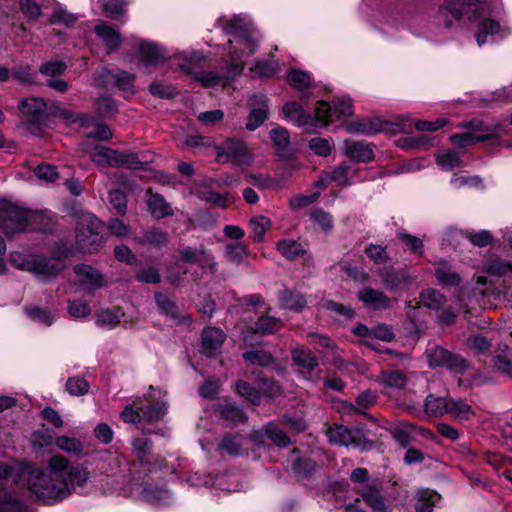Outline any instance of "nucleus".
I'll return each mask as SVG.
<instances>
[{"instance_id": "72a5a7b5", "label": "nucleus", "mask_w": 512, "mask_h": 512, "mask_svg": "<svg viewBox=\"0 0 512 512\" xmlns=\"http://www.w3.org/2000/svg\"><path fill=\"white\" fill-rule=\"evenodd\" d=\"M279 301L281 307L295 311H300L306 306L304 296L290 290H284L279 295Z\"/></svg>"}, {"instance_id": "8fccbe9b", "label": "nucleus", "mask_w": 512, "mask_h": 512, "mask_svg": "<svg viewBox=\"0 0 512 512\" xmlns=\"http://www.w3.org/2000/svg\"><path fill=\"white\" fill-rule=\"evenodd\" d=\"M55 445L60 450L74 454V455H80L83 452V444L82 442L73 437L68 436H59L55 440Z\"/></svg>"}, {"instance_id": "37998d69", "label": "nucleus", "mask_w": 512, "mask_h": 512, "mask_svg": "<svg viewBox=\"0 0 512 512\" xmlns=\"http://www.w3.org/2000/svg\"><path fill=\"white\" fill-rule=\"evenodd\" d=\"M0 512H31L30 509L10 493L0 494Z\"/></svg>"}, {"instance_id": "09e8293b", "label": "nucleus", "mask_w": 512, "mask_h": 512, "mask_svg": "<svg viewBox=\"0 0 512 512\" xmlns=\"http://www.w3.org/2000/svg\"><path fill=\"white\" fill-rule=\"evenodd\" d=\"M327 105L330 107V111L328 112V123L333 116L347 117L353 113L352 104L348 98H338L333 101L332 105L329 103H327Z\"/></svg>"}, {"instance_id": "dca6fc26", "label": "nucleus", "mask_w": 512, "mask_h": 512, "mask_svg": "<svg viewBox=\"0 0 512 512\" xmlns=\"http://www.w3.org/2000/svg\"><path fill=\"white\" fill-rule=\"evenodd\" d=\"M78 283L85 291L91 292L103 286L102 274L91 266L79 264L74 267Z\"/></svg>"}, {"instance_id": "864d4df0", "label": "nucleus", "mask_w": 512, "mask_h": 512, "mask_svg": "<svg viewBox=\"0 0 512 512\" xmlns=\"http://www.w3.org/2000/svg\"><path fill=\"white\" fill-rule=\"evenodd\" d=\"M420 300L424 306L433 310H439L445 302L444 296L434 289L424 290L420 294Z\"/></svg>"}, {"instance_id": "0e129e2a", "label": "nucleus", "mask_w": 512, "mask_h": 512, "mask_svg": "<svg viewBox=\"0 0 512 512\" xmlns=\"http://www.w3.org/2000/svg\"><path fill=\"white\" fill-rule=\"evenodd\" d=\"M96 108L101 116L112 117L117 112V104L113 98L102 96L96 101Z\"/></svg>"}, {"instance_id": "79ce46f5", "label": "nucleus", "mask_w": 512, "mask_h": 512, "mask_svg": "<svg viewBox=\"0 0 512 512\" xmlns=\"http://www.w3.org/2000/svg\"><path fill=\"white\" fill-rule=\"evenodd\" d=\"M221 417L229 424L236 425L247 421V416L243 410L231 403H226L220 408Z\"/></svg>"}, {"instance_id": "9b49d317", "label": "nucleus", "mask_w": 512, "mask_h": 512, "mask_svg": "<svg viewBox=\"0 0 512 512\" xmlns=\"http://www.w3.org/2000/svg\"><path fill=\"white\" fill-rule=\"evenodd\" d=\"M345 130L349 133L374 135L381 132L396 133L406 130V124H397L384 121L378 117L361 118L345 124Z\"/></svg>"}, {"instance_id": "5fc2aeb1", "label": "nucleus", "mask_w": 512, "mask_h": 512, "mask_svg": "<svg viewBox=\"0 0 512 512\" xmlns=\"http://www.w3.org/2000/svg\"><path fill=\"white\" fill-rule=\"evenodd\" d=\"M187 273V266L180 260L176 259L173 265L167 268L166 278L172 285H178Z\"/></svg>"}, {"instance_id": "6ab92c4d", "label": "nucleus", "mask_w": 512, "mask_h": 512, "mask_svg": "<svg viewBox=\"0 0 512 512\" xmlns=\"http://www.w3.org/2000/svg\"><path fill=\"white\" fill-rule=\"evenodd\" d=\"M158 470L151 471V475L142 479L140 483L139 497L146 503L156 505L160 500V490L158 488Z\"/></svg>"}, {"instance_id": "49530a36", "label": "nucleus", "mask_w": 512, "mask_h": 512, "mask_svg": "<svg viewBox=\"0 0 512 512\" xmlns=\"http://www.w3.org/2000/svg\"><path fill=\"white\" fill-rule=\"evenodd\" d=\"M293 361L307 371H313L318 366L317 358L310 352L302 349L292 351Z\"/></svg>"}, {"instance_id": "4468645a", "label": "nucleus", "mask_w": 512, "mask_h": 512, "mask_svg": "<svg viewBox=\"0 0 512 512\" xmlns=\"http://www.w3.org/2000/svg\"><path fill=\"white\" fill-rule=\"evenodd\" d=\"M180 260L186 264H197L202 269H207L211 273L217 271V262L211 251L206 249L203 245L199 247L184 246L179 251Z\"/></svg>"}, {"instance_id": "c85d7f7f", "label": "nucleus", "mask_w": 512, "mask_h": 512, "mask_svg": "<svg viewBox=\"0 0 512 512\" xmlns=\"http://www.w3.org/2000/svg\"><path fill=\"white\" fill-rule=\"evenodd\" d=\"M19 110L27 116L40 119L46 113L47 104L42 98H26L19 104Z\"/></svg>"}, {"instance_id": "2eb2a0df", "label": "nucleus", "mask_w": 512, "mask_h": 512, "mask_svg": "<svg viewBox=\"0 0 512 512\" xmlns=\"http://www.w3.org/2000/svg\"><path fill=\"white\" fill-rule=\"evenodd\" d=\"M250 438L254 444L264 445L266 439H269L273 444L278 447H286L290 444V438L275 422L265 424L259 430H253Z\"/></svg>"}, {"instance_id": "a878e982", "label": "nucleus", "mask_w": 512, "mask_h": 512, "mask_svg": "<svg viewBox=\"0 0 512 512\" xmlns=\"http://www.w3.org/2000/svg\"><path fill=\"white\" fill-rule=\"evenodd\" d=\"M108 76L114 81L115 86L123 93L124 97H129L134 94V74L118 69L109 71Z\"/></svg>"}, {"instance_id": "b1692460", "label": "nucleus", "mask_w": 512, "mask_h": 512, "mask_svg": "<svg viewBox=\"0 0 512 512\" xmlns=\"http://www.w3.org/2000/svg\"><path fill=\"white\" fill-rule=\"evenodd\" d=\"M379 276L383 285L391 291L401 289L409 282V276L404 270L383 269Z\"/></svg>"}, {"instance_id": "e2e57ef3", "label": "nucleus", "mask_w": 512, "mask_h": 512, "mask_svg": "<svg viewBox=\"0 0 512 512\" xmlns=\"http://www.w3.org/2000/svg\"><path fill=\"white\" fill-rule=\"evenodd\" d=\"M365 254L375 264H385L389 260L386 248L381 245L370 244L365 248Z\"/></svg>"}, {"instance_id": "f257e3e1", "label": "nucleus", "mask_w": 512, "mask_h": 512, "mask_svg": "<svg viewBox=\"0 0 512 512\" xmlns=\"http://www.w3.org/2000/svg\"><path fill=\"white\" fill-rule=\"evenodd\" d=\"M223 22V29L229 39V55L227 71L223 74L212 71L199 70L197 67V56L191 57L178 55L173 58V62L194 81L198 82L205 88L222 86L225 87L230 81L240 75L245 67L246 59L253 54L257 46V39L253 31L242 19L235 16L228 20H220Z\"/></svg>"}, {"instance_id": "c03bdc74", "label": "nucleus", "mask_w": 512, "mask_h": 512, "mask_svg": "<svg viewBox=\"0 0 512 512\" xmlns=\"http://www.w3.org/2000/svg\"><path fill=\"white\" fill-rule=\"evenodd\" d=\"M377 400V394L371 390L361 392L356 400L355 404H350L351 410L358 414L366 415L365 411L372 407Z\"/></svg>"}, {"instance_id": "338daca9", "label": "nucleus", "mask_w": 512, "mask_h": 512, "mask_svg": "<svg viewBox=\"0 0 512 512\" xmlns=\"http://www.w3.org/2000/svg\"><path fill=\"white\" fill-rule=\"evenodd\" d=\"M109 202L116 213L123 215L127 209L126 195L120 190H111L109 192Z\"/></svg>"}, {"instance_id": "052dcab7", "label": "nucleus", "mask_w": 512, "mask_h": 512, "mask_svg": "<svg viewBox=\"0 0 512 512\" xmlns=\"http://www.w3.org/2000/svg\"><path fill=\"white\" fill-rule=\"evenodd\" d=\"M310 219L325 231H330L333 228L332 215L321 208L314 209L310 214Z\"/></svg>"}, {"instance_id": "4d7b16f0", "label": "nucleus", "mask_w": 512, "mask_h": 512, "mask_svg": "<svg viewBox=\"0 0 512 512\" xmlns=\"http://www.w3.org/2000/svg\"><path fill=\"white\" fill-rule=\"evenodd\" d=\"M89 383L82 377H70L66 382V390L72 396H82L89 391Z\"/></svg>"}, {"instance_id": "a19ab883", "label": "nucleus", "mask_w": 512, "mask_h": 512, "mask_svg": "<svg viewBox=\"0 0 512 512\" xmlns=\"http://www.w3.org/2000/svg\"><path fill=\"white\" fill-rule=\"evenodd\" d=\"M93 2L112 18L123 15L128 4L126 0H93Z\"/></svg>"}, {"instance_id": "bb28decb", "label": "nucleus", "mask_w": 512, "mask_h": 512, "mask_svg": "<svg viewBox=\"0 0 512 512\" xmlns=\"http://www.w3.org/2000/svg\"><path fill=\"white\" fill-rule=\"evenodd\" d=\"M450 397L429 394L425 399V413L428 416L442 417L448 414Z\"/></svg>"}, {"instance_id": "774afa93", "label": "nucleus", "mask_w": 512, "mask_h": 512, "mask_svg": "<svg viewBox=\"0 0 512 512\" xmlns=\"http://www.w3.org/2000/svg\"><path fill=\"white\" fill-rule=\"evenodd\" d=\"M398 238L410 249L412 253L417 255L423 254V242L420 238L405 232H399Z\"/></svg>"}, {"instance_id": "7ed1b4c3", "label": "nucleus", "mask_w": 512, "mask_h": 512, "mask_svg": "<svg viewBox=\"0 0 512 512\" xmlns=\"http://www.w3.org/2000/svg\"><path fill=\"white\" fill-rule=\"evenodd\" d=\"M10 263L16 268L33 273L40 281L48 282L64 269V263L53 257L12 252Z\"/></svg>"}, {"instance_id": "1a4fd4ad", "label": "nucleus", "mask_w": 512, "mask_h": 512, "mask_svg": "<svg viewBox=\"0 0 512 512\" xmlns=\"http://www.w3.org/2000/svg\"><path fill=\"white\" fill-rule=\"evenodd\" d=\"M479 3V0H446L439 7L436 15L437 22L449 29L463 16L471 18V14L477 11Z\"/></svg>"}, {"instance_id": "4be33fe9", "label": "nucleus", "mask_w": 512, "mask_h": 512, "mask_svg": "<svg viewBox=\"0 0 512 512\" xmlns=\"http://www.w3.org/2000/svg\"><path fill=\"white\" fill-rule=\"evenodd\" d=\"M358 298L366 306L376 310H384L390 307V299L381 291L371 287H364L358 292Z\"/></svg>"}, {"instance_id": "2f4dec72", "label": "nucleus", "mask_w": 512, "mask_h": 512, "mask_svg": "<svg viewBox=\"0 0 512 512\" xmlns=\"http://www.w3.org/2000/svg\"><path fill=\"white\" fill-rule=\"evenodd\" d=\"M435 276L442 285L454 286L460 281L459 275L445 261H439L435 269Z\"/></svg>"}, {"instance_id": "c756f323", "label": "nucleus", "mask_w": 512, "mask_h": 512, "mask_svg": "<svg viewBox=\"0 0 512 512\" xmlns=\"http://www.w3.org/2000/svg\"><path fill=\"white\" fill-rule=\"evenodd\" d=\"M501 31L500 23L494 19L485 18L479 25L476 32V41L479 46L488 42V36H494Z\"/></svg>"}, {"instance_id": "e433bc0d", "label": "nucleus", "mask_w": 512, "mask_h": 512, "mask_svg": "<svg viewBox=\"0 0 512 512\" xmlns=\"http://www.w3.org/2000/svg\"><path fill=\"white\" fill-rule=\"evenodd\" d=\"M448 414L455 419L464 421L474 416L475 412L468 403L450 398Z\"/></svg>"}, {"instance_id": "a18cd8bd", "label": "nucleus", "mask_w": 512, "mask_h": 512, "mask_svg": "<svg viewBox=\"0 0 512 512\" xmlns=\"http://www.w3.org/2000/svg\"><path fill=\"white\" fill-rule=\"evenodd\" d=\"M224 256L230 262L239 264L248 256V248L242 242H231L226 244Z\"/></svg>"}, {"instance_id": "603ef678", "label": "nucleus", "mask_w": 512, "mask_h": 512, "mask_svg": "<svg viewBox=\"0 0 512 512\" xmlns=\"http://www.w3.org/2000/svg\"><path fill=\"white\" fill-rule=\"evenodd\" d=\"M26 314L31 320L42 323L46 326L52 325L57 318L56 314L52 313L48 309L39 307L27 308Z\"/></svg>"}, {"instance_id": "ea45409f", "label": "nucleus", "mask_w": 512, "mask_h": 512, "mask_svg": "<svg viewBox=\"0 0 512 512\" xmlns=\"http://www.w3.org/2000/svg\"><path fill=\"white\" fill-rule=\"evenodd\" d=\"M380 384L392 387V388H403L407 383L405 374L399 370H388L382 371L378 377Z\"/></svg>"}, {"instance_id": "f8f14e48", "label": "nucleus", "mask_w": 512, "mask_h": 512, "mask_svg": "<svg viewBox=\"0 0 512 512\" xmlns=\"http://www.w3.org/2000/svg\"><path fill=\"white\" fill-rule=\"evenodd\" d=\"M426 355L429 365L432 367H445L455 373H462L468 367V363L464 358L439 346L427 349Z\"/></svg>"}, {"instance_id": "393cba45", "label": "nucleus", "mask_w": 512, "mask_h": 512, "mask_svg": "<svg viewBox=\"0 0 512 512\" xmlns=\"http://www.w3.org/2000/svg\"><path fill=\"white\" fill-rule=\"evenodd\" d=\"M138 46L139 63L145 68H150L157 64L159 58V51L156 44L145 41L136 40Z\"/></svg>"}, {"instance_id": "473e14b6", "label": "nucleus", "mask_w": 512, "mask_h": 512, "mask_svg": "<svg viewBox=\"0 0 512 512\" xmlns=\"http://www.w3.org/2000/svg\"><path fill=\"white\" fill-rule=\"evenodd\" d=\"M440 500V495L431 490H422L417 494L415 503L416 512H433L435 504Z\"/></svg>"}, {"instance_id": "6e6d98bb", "label": "nucleus", "mask_w": 512, "mask_h": 512, "mask_svg": "<svg viewBox=\"0 0 512 512\" xmlns=\"http://www.w3.org/2000/svg\"><path fill=\"white\" fill-rule=\"evenodd\" d=\"M67 69L65 62L61 60H54L42 63L39 67V71L42 75L52 78L61 76Z\"/></svg>"}, {"instance_id": "6e6552de", "label": "nucleus", "mask_w": 512, "mask_h": 512, "mask_svg": "<svg viewBox=\"0 0 512 512\" xmlns=\"http://www.w3.org/2000/svg\"><path fill=\"white\" fill-rule=\"evenodd\" d=\"M89 154L91 160L99 166L141 169L143 165L137 153H122L103 145L94 146Z\"/></svg>"}, {"instance_id": "3c124183", "label": "nucleus", "mask_w": 512, "mask_h": 512, "mask_svg": "<svg viewBox=\"0 0 512 512\" xmlns=\"http://www.w3.org/2000/svg\"><path fill=\"white\" fill-rule=\"evenodd\" d=\"M416 427L410 423H401L397 425L393 430L394 439L402 446L403 448L409 446L412 440V435L414 434Z\"/></svg>"}, {"instance_id": "f704fd0d", "label": "nucleus", "mask_w": 512, "mask_h": 512, "mask_svg": "<svg viewBox=\"0 0 512 512\" xmlns=\"http://www.w3.org/2000/svg\"><path fill=\"white\" fill-rule=\"evenodd\" d=\"M282 327V322L280 319L269 316L262 315L252 327L253 333H259L261 335L271 334L278 331Z\"/></svg>"}, {"instance_id": "f03ea898", "label": "nucleus", "mask_w": 512, "mask_h": 512, "mask_svg": "<svg viewBox=\"0 0 512 512\" xmlns=\"http://www.w3.org/2000/svg\"><path fill=\"white\" fill-rule=\"evenodd\" d=\"M89 471L72 464L62 455L51 456L43 467H31L25 473L28 490L45 504L58 503L71 496L77 488L86 487Z\"/></svg>"}, {"instance_id": "a211bd4d", "label": "nucleus", "mask_w": 512, "mask_h": 512, "mask_svg": "<svg viewBox=\"0 0 512 512\" xmlns=\"http://www.w3.org/2000/svg\"><path fill=\"white\" fill-rule=\"evenodd\" d=\"M355 491L373 512H388V508L377 485L365 484L356 487Z\"/></svg>"}, {"instance_id": "412c9836", "label": "nucleus", "mask_w": 512, "mask_h": 512, "mask_svg": "<svg viewBox=\"0 0 512 512\" xmlns=\"http://www.w3.org/2000/svg\"><path fill=\"white\" fill-rule=\"evenodd\" d=\"M330 443L343 446H360L361 438L342 425L330 427L327 431Z\"/></svg>"}, {"instance_id": "ddd939ff", "label": "nucleus", "mask_w": 512, "mask_h": 512, "mask_svg": "<svg viewBox=\"0 0 512 512\" xmlns=\"http://www.w3.org/2000/svg\"><path fill=\"white\" fill-rule=\"evenodd\" d=\"M216 148V159L218 162H234L237 165L247 164L249 162V153L245 143L237 139H227L223 144Z\"/></svg>"}, {"instance_id": "0eeeda50", "label": "nucleus", "mask_w": 512, "mask_h": 512, "mask_svg": "<svg viewBox=\"0 0 512 512\" xmlns=\"http://www.w3.org/2000/svg\"><path fill=\"white\" fill-rule=\"evenodd\" d=\"M160 406L158 398L151 392L144 395L143 399H137L132 404L126 405L122 410L121 419L130 424L142 422L153 423L159 419Z\"/></svg>"}, {"instance_id": "423d86ee", "label": "nucleus", "mask_w": 512, "mask_h": 512, "mask_svg": "<svg viewBox=\"0 0 512 512\" xmlns=\"http://www.w3.org/2000/svg\"><path fill=\"white\" fill-rule=\"evenodd\" d=\"M284 117L298 127H325L328 125V112L330 107L325 101H319L315 109V115L304 112L298 102H288L283 106Z\"/></svg>"}, {"instance_id": "39448f33", "label": "nucleus", "mask_w": 512, "mask_h": 512, "mask_svg": "<svg viewBox=\"0 0 512 512\" xmlns=\"http://www.w3.org/2000/svg\"><path fill=\"white\" fill-rule=\"evenodd\" d=\"M102 223L91 213H82L76 226L77 249L84 253L97 251L102 244Z\"/></svg>"}, {"instance_id": "20e7f679", "label": "nucleus", "mask_w": 512, "mask_h": 512, "mask_svg": "<svg viewBox=\"0 0 512 512\" xmlns=\"http://www.w3.org/2000/svg\"><path fill=\"white\" fill-rule=\"evenodd\" d=\"M42 217L9 201H0V229L6 235H14L27 229H36L34 223Z\"/></svg>"}, {"instance_id": "de8ad7c7", "label": "nucleus", "mask_w": 512, "mask_h": 512, "mask_svg": "<svg viewBox=\"0 0 512 512\" xmlns=\"http://www.w3.org/2000/svg\"><path fill=\"white\" fill-rule=\"evenodd\" d=\"M277 249L287 259L293 260L303 254L305 250L302 245L294 240H281L277 244Z\"/></svg>"}, {"instance_id": "cd10ccee", "label": "nucleus", "mask_w": 512, "mask_h": 512, "mask_svg": "<svg viewBox=\"0 0 512 512\" xmlns=\"http://www.w3.org/2000/svg\"><path fill=\"white\" fill-rule=\"evenodd\" d=\"M254 99L259 106L254 107L248 116L246 128L250 131L257 129L267 118V99L264 96H255Z\"/></svg>"}, {"instance_id": "aec40b11", "label": "nucleus", "mask_w": 512, "mask_h": 512, "mask_svg": "<svg viewBox=\"0 0 512 512\" xmlns=\"http://www.w3.org/2000/svg\"><path fill=\"white\" fill-rule=\"evenodd\" d=\"M344 145L346 155L354 161L369 162L374 158L372 145L365 141L346 140Z\"/></svg>"}, {"instance_id": "4c0bfd02", "label": "nucleus", "mask_w": 512, "mask_h": 512, "mask_svg": "<svg viewBox=\"0 0 512 512\" xmlns=\"http://www.w3.org/2000/svg\"><path fill=\"white\" fill-rule=\"evenodd\" d=\"M436 163L442 170H452L462 166L459 153L455 150H446L436 154Z\"/></svg>"}, {"instance_id": "58836bf2", "label": "nucleus", "mask_w": 512, "mask_h": 512, "mask_svg": "<svg viewBox=\"0 0 512 512\" xmlns=\"http://www.w3.org/2000/svg\"><path fill=\"white\" fill-rule=\"evenodd\" d=\"M287 82L292 88L299 91H304L312 86L310 74L299 69H291L289 71L287 75Z\"/></svg>"}, {"instance_id": "13d9d810", "label": "nucleus", "mask_w": 512, "mask_h": 512, "mask_svg": "<svg viewBox=\"0 0 512 512\" xmlns=\"http://www.w3.org/2000/svg\"><path fill=\"white\" fill-rule=\"evenodd\" d=\"M236 388L238 394L252 404L258 405L260 403V392L249 383L240 380L237 382Z\"/></svg>"}, {"instance_id": "c9c22d12", "label": "nucleus", "mask_w": 512, "mask_h": 512, "mask_svg": "<svg viewBox=\"0 0 512 512\" xmlns=\"http://www.w3.org/2000/svg\"><path fill=\"white\" fill-rule=\"evenodd\" d=\"M251 235L254 241L261 242L266 232L271 228V221L263 215L254 216L249 221Z\"/></svg>"}, {"instance_id": "5701e85b", "label": "nucleus", "mask_w": 512, "mask_h": 512, "mask_svg": "<svg viewBox=\"0 0 512 512\" xmlns=\"http://www.w3.org/2000/svg\"><path fill=\"white\" fill-rule=\"evenodd\" d=\"M94 31L103 41L108 53H112L119 48L122 41L121 35L113 27L100 23L95 26Z\"/></svg>"}, {"instance_id": "bf43d9fd", "label": "nucleus", "mask_w": 512, "mask_h": 512, "mask_svg": "<svg viewBox=\"0 0 512 512\" xmlns=\"http://www.w3.org/2000/svg\"><path fill=\"white\" fill-rule=\"evenodd\" d=\"M243 357L251 364L260 366H268L273 361L272 355L269 352L263 350L248 351L243 354Z\"/></svg>"}, {"instance_id": "7c9ffc66", "label": "nucleus", "mask_w": 512, "mask_h": 512, "mask_svg": "<svg viewBox=\"0 0 512 512\" xmlns=\"http://www.w3.org/2000/svg\"><path fill=\"white\" fill-rule=\"evenodd\" d=\"M123 315L124 313L118 307L105 309L98 313L96 323L100 327L113 329L120 323Z\"/></svg>"}, {"instance_id": "f3484780", "label": "nucleus", "mask_w": 512, "mask_h": 512, "mask_svg": "<svg viewBox=\"0 0 512 512\" xmlns=\"http://www.w3.org/2000/svg\"><path fill=\"white\" fill-rule=\"evenodd\" d=\"M226 339L225 333L216 327H207L202 333V353L208 357L217 355Z\"/></svg>"}, {"instance_id": "9d476101", "label": "nucleus", "mask_w": 512, "mask_h": 512, "mask_svg": "<svg viewBox=\"0 0 512 512\" xmlns=\"http://www.w3.org/2000/svg\"><path fill=\"white\" fill-rule=\"evenodd\" d=\"M466 127L467 131L463 133H457L450 136V141L454 145H458L461 148L483 142L494 137H500L501 131L499 128H490L484 126L483 122L479 120L470 121Z\"/></svg>"}, {"instance_id": "680f3d73", "label": "nucleus", "mask_w": 512, "mask_h": 512, "mask_svg": "<svg viewBox=\"0 0 512 512\" xmlns=\"http://www.w3.org/2000/svg\"><path fill=\"white\" fill-rule=\"evenodd\" d=\"M451 184L455 188L470 187V188H482V179L479 176H464L454 174L451 178Z\"/></svg>"}, {"instance_id": "69168bd1", "label": "nucleus", "mask_w": 512, "mask_h": 512, "mask_svg": "<svg viewBox=\"0 0 512 512\" xmlns=\"http://www.w3.org/2000/svg\"><path fill=\"white\" fill-rule=\"evenodd\" d=\"M278 70V64L275 61H258L251 71L259 77H272Z\"/></svg>"}]
</instances>
